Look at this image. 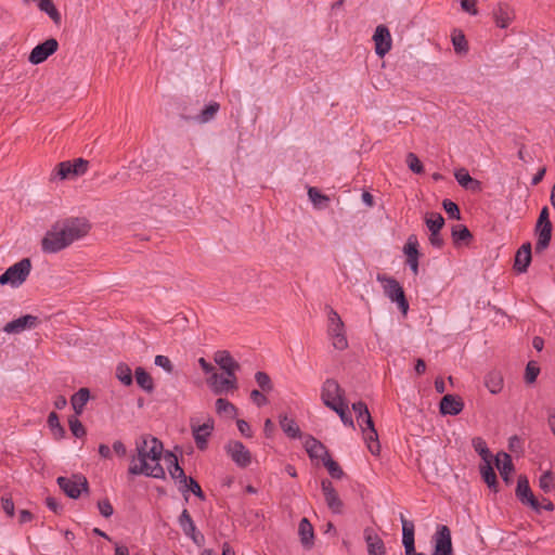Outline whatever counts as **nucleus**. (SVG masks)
<instances>
[{"label": "nucleus", "instance_id": "a18cd8bd", "mask_svg": "<svg viewBox=\"0 0 555 555\" xmlns=\"http://www.w3.org/2000/svg\"><path fill=\"white\" fill-rule=\"evenodd\" d=\"M480 473H481V476L485 480V482L490 487H495L496 486V475H495V472L494 469L492 468L491 466V463L490 461L488 463H485V465H482L480 467Z\"/></svg>", "mask_w": 555, "mask_h": 555}, {"label": "nucleus", "instance_id": "e2e57ef3", "mask_svg": "<svg viewBox=\"0 0 555 555\" xmlns=\"http://www.w3.org/2000/svg\"><path fill=\"white\" fill-rule=\"evenodd\" d=\"M1 507L9 517L14 516V502L10 496L1 498Z\"/></svg>", "mask_w": 555, "mask_h": 555}, {"label": "nucleus", "instance_id": "864d4df0", "mask_svg": "<svg viewBox=\"0 0 555 555\" xmlns=\"http://www.w3.org/2000/svg\"><path fill=\"white\" fill-rule=\"evenodd\" d=\"M68 424L69 429L75 437L81 438L86 435V429L82 423L76 416L69 417Z\"/></svg>", "mask_w": 555, "mask_h": 555}, {"label": "nucleus", "instance_id": "6ab92c4d", "mask_svg": "<svg viewBox=\"0 0 555 555\" xmlns=\"http://www.w3.org/2000/svg\"><path fill=\"white\" fill-rule=\"evenodd\" d=\"M178 522L186 537H189L195 544H202L204 541V535L197 531L196 526L186 508H184L180 514Z\"/></svg>", "mask_w": 555, "mask_h": 555}, {"label": "nucleus", "instance_id": "bb28decb", "mask_svg": "<svg viewBox=\"0 0 555 555\" xmlns=\"http://www.w3.org/2000/svg\"><path fill=\"white\" fill-rule=\"evenodd\" d=\"M495 24L500 28H506L515 17L514 11L507 4H499L493 11Z\"/></svg>", "mask_w": 555, "mask_h": 555}, {"label": "nucleus", "instance_id": "412c9836", "mask_svg": "<svg viewBox=\"0 0 555 555\" xmlns=\"http://www.w3.org/2000/svg\"><path fill=\"white\" fill-rule=\"evenodd\" d=\"M403 253L406 256V264L410 267L414 275L418 274V241L415 234H411L403 247Z\"/></svg>", "mask_w": 555, "mask_h": 555}, {"label": "nucleus", "instance_id": "4be33fe9", "mask_svg": "<svg viewBox=\"0 0 555 555\" xmlns=\"http://www.w3.org/2000/svg\"><path fill=\"white\" fill-rule=\"evenodd\" d=\"M304 447L312 460H321L322 462L330 455L326 447L312 436H307Z\"/></svg>", "mask_w": 555, "mask_h": 555}, {"label": "nucleus", "instance_id": "f8f14e48", "mask_svg": "<svg viewBox=\"0 0 555 555\" xmlns=\"http://www.w3.org/2000/svg\"><path fill=\"white\" fill-rule=\"evenodd\" d=\"M359 425L362 429L363 438L367 449L373 455H378L380 452V444L378 441V434L375 429L371 414H367L364 418H362Z\"/></svg>", "mask_w": 555, "mask_h": 555}, {"label": "nucleus", "instance_id": "f704fd0d", "mask_svg": "<svg viewBox=\"0 0 555 555\" xmlns=\"http://www.w3.org/2000/svg\"><path fill=\"white\" fill-rule=\"evenodd\" d=\"M90 398V392L88 388H80L70 399L73 409L76 414H81L85 405L87 404Z\"/></svg>", "mask_w": 555, "mask_h": 555}, {"label": "nucleus", "instance_id": "2eb2a0df", "mask_svg": "<svg viewBox=\"0 0 555 555\" xmlns=\"http://www.w3.org/2000/svg\"><path fill=\"white\" fill-rule=\"evenodd\" d=\"M59 48V42L54 38H49L46 41L37 44L30 52L28 56V61L38 65L43 63L50 55L56 52Z\"/></svg>", "mask_w": 555, "mask_h": 555}, {"label": "nucleus", "instance_id": "423d86ee", "mask_svg": "<svg viewBox=\"0 0 555 555\" xmlns=\"http://www.w3.org/2000/svg\"><path fill=\"white\" fill-rule=\"evenodd\" d=\"M548 216V208L545 206L541 209L535 225V232L538 234L535 250L538 253L543 251L550 245L552 238V223Z\"/></svg>", "mask_w": 555, "mask_h": 555}, {"label": "nucleus", "instance_id": "b1692460", "mask_svg": "<svg viewBox=\"0 0 555 555\" xmlns=\"http://www.w3.org/2000/svg\"><path fill=\"white\" fill-rule=\"evenodd\" d=\"M464 409V402L460 397L446 395L440 401V412L443 415H457Z\"/></svg>", "mask_w": 555, "mask_h": 555}, {"label": "nucleus", "instance_id": "4d7b16f0", "mask_svg": "<svg viewBox=\"0 0 555 555\" xmlns=\"http://www.w3.org/2000/svg\"><path fill=\"white\" fill-rule=\"evenodd\" d=\"M442 206L451 219L459 220L461 218L460 208L454 202L450 199H444Z\"/></svg>", "mask_w": 555, "mask_h": 555}, {"label": "nucleus", "instance_id": "79ce46f5", "mask_svg": "<svg viewBox=\"0 0 555 555\" xmlns=\"http://www.w3.org/2000/svg\"><path fill=\"white\" fill-rule=\"evenodd\" d=\"M219 108V103L210 102L208 105L205 106V108L202 109L201 114L196 118L202 124L208 122L215 117Z\"/></svg>", "mask_w": 555, "mask_h": 555}, {"label": "nucleus", "instance_id": "37998d69", "mask_svg": "<svg viewBox=\"0 0 555 555\" xmlns=\"http://www.w3.org/2000/svg\"><path fill=\"white\" fill-rule=\"evenodd\" d=\"M473 447H474L475 451L481 456V459L485 463H488L490 461L491 453H490L489 448L487 447L486 441L482 438H480V437L474 438Z\"/></svg>", "mask_w": 555, "mask_h": 555}, {"label": "nucleus", "instance_id": "f03ea898", "mask_svg": "<svg viewBox=\"0 0 555 555\" xmlns=\"http://www.w3.org/2000/svg\"><path fill=\"white\" fill-rule=\"evenodd\" d=\"M164 451L160 440L151 435H142L135 439V455L131 456L128 473L133 476L144 475L164 479L166 474L159 461Z\"/></svg>", "mask_w": 555, "mask_h": 555}, {"label": "nucleus", "instance_id": "aec40b11", "mask_svg": "<svg viewBox=\"0 0 555 555\" xmlns=\"http://www.w3.org/2000/svg\"><path fill=\"white\" fill-rule=\"evenodd\" d=\"M38 317L31 314H25L11 322H8L3 331L8 334H20L25 330L34 328L38 325Z\"/></svg>", "mask_w": 555, "mask_h": 555}, {"label": "nucleus", "instance_id": "f3484780", "mask_svg": "<svg viewBox=\"0 0 555 555\" xmlns=\"http://www.w3.org/2000/svg\"><path fill=\"white\" fill-rule=\"evenodd\" d=\"M373 40L375 43V53L379 57L385 56L391 50L392 39L387 26L378 25L373 35Z\"/></svg>", "mask_w": 555, "mask_h": 555}, {"label": "nucleus", "instance_id": "58836bf2", "mask_svg": "<svg viewBox=\"0 0 555 555\" xmlns=\"http://www.w3.org/2000/svg\"><path fill=\"white\" fill-rule=\"evenodd\" d=\"M309 199L312 202L314 207L317 208H325L330 203V197L327 195L322 194L317 188L310 186L308 189Z\"/></svg>", "mask_w": 555, "mask_h": 555}, {"label": "nucleus", "instance_id": "72a5a7b5", "mask_svg": "<svg viewBox=\"0 0 555 555\" xmlns=\"http://www.w3.org/2000/svg\"><path fill=\"white\" fill-rule=\"evenodd\" d=\"M300 541L305 546H311L314 538L313 527L307 518H302L298 526Z\"/></svg>", "mask_w": 555, "mask_h": 555}, {"label": "nucleus", "instance_id": "680f3d73", "mask_svg": "<svg viewBox=\"0 0 555 555\" xmlns=\"http://www.w3.org/2000/svg\"><path fill=\"white\" fill-rule=\"evenodd\" d=\"M98 508L100 514L105 518L111 517L114 513V508L107 499L99 501Z\"/></svg>", "mask_w": 555, "mask_h": 555}, {"label": "nucleus", "instance_id": "dca6fc26", "mask_svg": "<svg viewBox=\"0 0 555 555\" xmlns=\"http://www.w3.org/2000/svg\"><path fill=\"white\" fill-rule=\"evenodd\" d=\"M191 429L197 449L202 451L206 450L208 446V438L211 436L214 430V420L208 417L202 425L194 424L192 420Z\"/></svg>", "mask_w": 555, "mask_h": 555}, {"label": "nucleus", "instance_id": "39448f33", "mask_svg": "<svg viewBox=\"0 0 555 555\" xmlns=\"http://www.w3.org/2000/svg\"><path fill=\"white\" fill-rule=\"evenodd\" d=\"M56 482L70 499H78L82 492L89 493V482L82 474H73L70 477L60 476Z\"/></svg>", "mask_w": 555, "mask_h": 555}, {"label": "nucleus", "instance_id": "c85d7f7f", "mask_svg": "<svg viewBox=\"0 0 555 555\" xmlns=\"http://www.w3.org/2000/svg\"><path fill=\"white\" fill-rule=\"evenodd\" d=\"M454 177H455L457 183L462 188H464L466 190H472V191L480 190L481 183L478 180L473 179L470 177L469 172L465 168H461V169L456 170L454 173Z\"/></svg>", "mask_w": 555, "mask_h": 555}, {"label": "nucleus", "instance_id": "3c124183", "mask_svg": "<svg viewBox=\"0 0 555 555\" xmlns=\"http://www.w3.org/2000/svg\"><path fill=\"white\" fill-rule=\"evenodd\" d=\"M539 486L545 493H548L554 489V477L550 470L541 475Z\"/></svg>", "mask_w": 555, "mask_h": 555}, {"label": "nucleus", "instance_id": "ea45409f", "mask_svg": "<svg viewBox=\"0 0 555 555\" xmlns=\"http://www.w3.org/2000/svg\"><path fill=\"white\" fill-rule=\"evenodd\" d=\"M425 223L429 232H440L444 225V219L441 214L431 212L425 218Z\"/></svg>", "mask_w": 555, "mask_h": 555}, {"label": "nucleus", "instance_id": "9b49d317", "mask_svg": "<svg viewBox=\"0 0 555 555\" xmlns=\"http://www.w3.org/2000/svg\"><path fill=\"white\" fill-rule=\"evenodd\" d=\"M206 382L215 395H222L237 389V378L235 374L232 376H221L217 372H212Z\"/></svg>", "mask_w": 555, "mask_h": 555}, {"label": "nucleus", "instance_id": "4c0bfd02", "mask_svg": "<svg viewBox=\"0 0 555 555\" xmlns=\"http://www.w3.org/2000/svg\"><path fill=\"white\" fill-rule=\"evenodd\" d=\"M37 5L40 9V11L48 14L49 17L56 25L61 24V21H62L61 14H60L59 10L56 9V7L54 5L52 0H40V2Z\"/></svg>", "mask_w": 555, "mask_h": 555}, {"label": "nucleus", "instance_id": "9d476101", "mask_svg": "<svg viewBox=\"0 0 555 555\" xmlns=\"http://www.w3.org/2000/svg\"><path fill=\"white\" fill-rule=\"evenodd\" d=\"M345 391L339 386L338 382L333 378H327L321 389V399L325 406L334 409L337 403L344 400Z\"/></svg>", "mask_w": 555, "mask_h": 555}, {"label": "nucleus", "instance_id": "09e8293b", "mask_svg": "<svg viewBox=\"0 0 555 555\" xmlns=\"http://www.w3.org/2000/svg\"><path fill=\"white\" fill-rule=\"evenodd\" d=\"M540 374V366L535 361H529L525 370V382L527 384H533Z\"/></svg>", "mask_w": 555, "mask_h": 555}, {"label": "nucleus", "instance_id": "de8ad7c7", "mask_svg": "<svg viewBox=\"0 0 555 555\" xmlns=\"http://www.w3.org/2000/svg\"><path fill=\"white\" fill-rule=\"evenodd\" d=\"M48 425L51 428V430L55 437L62 438L65 435V429L60 424L59 416L55 412H51L49 414Z\"/></svg>", "mask_w": 555, "mask_h": 555}, {"label": "nucleus", "instance_id": "0e129e2a", "mask_svg": "<svg viewBox=\"0 0 555 555\" xmlns=\"http://www.w3.org/2000/svg\"><path fill=\"white\" fill-rule=\"evenodd\" d=\"M237 429L241 433L242 436L246 438L253 437V430L249 426V424L244 420H237L236 421Z\"/></svg>", "mask_w": 555, "mask_h": 555}, {"label": "nucleus", "instance_id": "a19ab883", "mask_svg": "<svg viewBox=\"0 0 555 555\" xmlns=\"http://www.w3.org/2000/svg\"><path fill=\"white\" fill-rule=\"evenodd\" d=\"M116 377L125 386L132 385V371L126 363H119L116 367Z\"/></svg>", "mask_w": 555, "mask_h": 555}, {"label": "nucleus", "instance_id": "338daca9", "mask_svg": "<svg viewBox=\"0 0 555 555\" xmlns=\"http://www.w3.org/2000/svg\"><path fill=\"white\" fill-rule=\"evenodd\" d=\"M476 3H477L476 0H461L462 9L472 15L478 14V11L476 9Z\"/></svg>", "mask_w": 555, "mask_h": 555}, {"label": "nucleus", "instance_id": "13d9d810", "mask_svg": "<svg viewBox=\"0 0 555 555\" xmlns=\"http://www.w3.org/2000/svg\"><path fill=\"white\" fill-rule=\"evenodd\" d=\"M183 485L185 486L186 491H191L194 495H196L197 498H199L202 500L205 498L201 486L194 478L189 477L188 482L183 483Z\"/></svg>", "mask_w": 555, "mask_h": 555}, {"label": "nucleus", "instance_id": "49530a36", "mask_svg": "<svg viewBox=\"0 0 555 555\" xmlns=\"http://www.w3.org/2000/svg\"><path fill=\"white\" fill-rule=\"evenodd\" d=\"M323 465L326 467V469L328 470V474L333 478H335V479L343 478L344 472H343L341 467L339 466V464L336 461H334L331 457V455L325 457V460L323 461Z\"/></svg>", "mask_w": 555, "mask_h": 555}, {"label": "nucleus", "instance_id": "603ef678", "mask_svg": "<svg viewBox=\"0 0 555 555\" xmlns=\"http://www.w3.org/2000/svg\"><path fill=\"white\" fill-rule=\"evenodd\" d=\"M452 237L455 242L472 238V233L466 225L457 224L452 229Z\"/></svg>", "mask_w": 555, "mask_h": 555}, {"label": "nucleus", "instance_id": "cd10ccee", "mask_svg": "<svg viewBox=\"0 0 555 555\" xmlns=\"http://www.w3.org/2000/svg\"><path fill=\"white\" fill-rule=\"evenodd\" d=\"M495 466L499 469L503 480L508 482V476L514 470L511 455L505 452L498 453L495 456Z\"/></svg>", "mask_w": 555, "mask_h": 555}, {"label": "nucleus", "instance_id": "2f4dec72", "mask_svg": "<svg viewBox=\"0 0 555 555\" xmlns=\"http://www.w3.org/2000/svg\"><path fill=\"white\" fill-rule=\"evenodd\" d=\"M400 520L402 524V543L404 548H411L414 545V524L411 520H408L403 514L400 515Z\"/></svg>", "mask_w": 555, "mask_h": 555}, {"label": "nucleus", "instance_id": "a211bd4d", "mask_svg": "<svg viewBox=\"0 0 555 555\" xmlns=\"http://www.w3.org/2000/svg\"><path fill=\"white\" fill-rule=\"evenodd\" d=\"M321 488H322V492H323L327 507L334 514H341L344 504H343V501L340 500L337 491L335 490L332 481H330L328 479H323L321 481Z\"/></svg>", "mask_w": 555, "mask_h": 555}, {"label": "nucleus", "instance_id": "052dcab7", "mask_svg": "<svg viewBox=\"0 0 555 555\" xmlns=\"http://www.w3.org/2000/svg\"><path fill=\"white\" fill-rule=\"evenodd\" d=\"M352 410L357 414L358 423H360L362 418H364L367 414H370L367 405L363 401L354 402L352 404Z\"/></svg>", "mask_w": 555, "mask_h": 555}, {"label": "nucleus", "instance_id": "6e6552de", "mask_svg": "<svg viewBox=\"0 0 555 555\" xmlns=\"http://www.w3.org/2000/svg\"><path fill=\"white\" fill-rule=\"evenodd\" d=\"M378 281H384V292L386 296L393 302L398 304L399 309L403 314H406L409 302L405 298L404 291L397 280L393 278H385L378 275Z\"/></svg>", "mask_w": 555, "mask_h": 555}, {"label": "nucleus", "instance_id": "473e14b6", "mask_svg": "<svg viewBox=\"0 0 555 555\" xmlns=\"http://www.w3.org/2000/svg\"><path fill=\"white\" fill-rule=\"evenodd\" d=\"M135 382L140 388L151 393L154 391V382L152 376L141 366L134 371Z\"/></svg>", "mask_w": 555, "mask_h": 555}, {"label": "nucleus", "instance_id": "20e7f679", "mask_svg": "<svg viewBox=\"0 0 555 555\" xmlns=\"http://www.w3.org/2000/svg\"><path fill=\"white\" fill-rule=\"evenodd\" d=\"M327 334L335 349L345 350L348 347L345 324L339 314L332 308L328 311Z\"/></svg>", "mask_w": 555, "mask_h": 555}, {"label": "nucleus", "instance_id": "c03bdc74", "mask_svg": "<svg viewBox=\"0 0 555 555\" xmlns=\"http://www.w3.org/2000/svg\"><path fill=\"white\" fill-rule=\"evenodd\" d=\"M334 412H336L341 422L344 423V425L346 426H350V427H354V424H353V421H352V417L350 415V413L348 412V405L346 404L345 401H341L340 403H337L335 405L334 409H332Z\"/></svg>", "mask_w": 555, "mask_h": 555}, {"label": "nucleus", "instance_id": "c756f323", "mask_svg": "<svg viewBox=\"0 0 555 555\" xmlns=\"http://www.w3.org/2000/svg\"><path fill=\"white\" fill-rule=\"evenodd\" d=\"M166 460L168 461L169 474L172 479L179 480L180 483H186L188 477L183 470V468L179 465L177 456L172 452H168L166 454Z\"/></svg>", "mask_w": 555, "mask_h": 555}, {"label": "nucleus", "instance_id": "5fc2aeb1", "mask_svg": "<svg viewBox=\"0 0 555 555\" xmlns=\"http://www.w3.org/2000/svg\"><path fill=\"white\" fill-rule=\"evenodd\" d=\"M452 43L456 53H465L468 50L467 41L462 33L452 36Z\"/></svg>", "mask_w": 555, "mask_h": 555}, {"label": "nucleus", "instance_id": "774afa93", "mask_svg": "<svg viewBox=\"0 0 555 555\" xmlns=\"http://www.w3.org/2000/svg\"><path fill=\"white\" fill-rule=\"evenodd\" d=\"M46 504L55 514H60L63 511L62 504L55 498L48 496L46 499Z\"/></svg>", "mask_w": 555, "mask_h": 555}, {"label": "nucleus", "instance_id": "5701e85b", "mask_svg": "<svg viewBox=\"0 0 555 555\" xmlns=\"http://www.w3.org/2000/svg\"><path fill=\"white\" fill-rule=\"evenodd\" d=\"M215 362L224 371L225 375L232 376L240 369V364L233 359L227 350H220L215 353Z\"/></svg>", "mask_w": 555, "mask_h": 555}, {"label": "nucleus", "instance_id": "7ed1b4c3", "mask_svg": "<svg viewBox=\"0 0 555 555\" xmlns=\"http://www.w3.org/2000/svg\"><path fill=\"white\" fill-rule=\"evenodd\" d=\"M31 270V261L29 258H23L18 262L9 267L4 273L0 275V284H10L12 287H18L28 278Z\"/></svg>", "mask_w": 555, "mask_h": 555}, {"label": "nucleus", "instance_id": "f257e3e1", "mask_svg": "<svg viewBox=\"0 0 555 555\" xmlns=\"http://www.w3.org/2000/svg\"><path fill=\"white\" fill-rule=\"evenodd\" d=\"M90 230L91 223L83 217L57 220L41 240V249L47 254H56L83 238Z\"/></svg>", "mask_w": 555, "mask_h": 555}, {"label": "nucleus", "instance_id": "8fccbe9b", "mask_svg": "<svg viewBox=\"0 0 555 555\" xmlns=\"http://www.w3.org/2000/svg\"><path fill=\"white\" fill-rule=\"evenodd\" d=\"M255 379L258 386L261 388L262 391H271L273 386L270 376L264 372H257L255 374Z\"/></svg>", "mask_w": 555, "mask_h": 555}, {"label": "nucleus", "instance_id": "69168bd1", "mask_svg": "<svg viewBox=\"0 0 555 555\" xmlns=\"http://www.w3.org/2000/svg\"><path fill=\"white\" fill-rule=\"evenodd\" d=\"M250 399L258 406H262V405H266L268 403L267 397L263 393H261L259 390H257V389H254L250 392Z\"/></svg>", "mask_w": 555, "mask_h": 555}, {"label": "nucleus", "instance_id": "c9c22d12", "mask_svg": "<svg viewBox=\"0 0 555 555\" xmlns=\"http://www.w3.org/2000/svg\"><path fill=\"white\" fill-rule=\"evenodd\" d=\"M280 426L289 438H300V429L295 420L288 418L286 415L280 416Z\"/></svg>", "mask_w": 555, "mask_h": 555}, {"label": "nucleus", "instance_id": "0eeeda50", "mask_svg": "<svg viewBox=\"0 0 555 555\" xmlns=\"http://www.w3.org/2000/svg\"><path fill=\"white\" fill-rule=\"evenodd\" d=\"M224 451L240 468H246L251 464V452L238 440H229L224 446Z\"/></svg>", "mask_w": 555, "mask_h": 555}, {"label": "nucleus", "instance_id": "e433bc0d", "mask_svg": "<svg viewBox=\"0 0 555 555\" xmlns=\"http://www.w3.org/2000/svg\"><path fill=\"white\" fill-rule=\"evenodd\" d=\"M216 412L221 416L234 418L237 414V409L229 400L219 398L216 401Z\"/></svg>", "mask_w": 555, "mask_h": 555}, {"label": "nucleus", "instance_id": "6e6d98bb", "mask_svg": "<svg viewBox=\"0 0 555 555\" xmlns=\"http://www.w3.org/2000/svg\"><path fill=\"white\" fill-rule=\"evenodd\" d=\"M406 164L411 171L415 173H422L424 171V167L418 159V157L414 153H409L406 156Z\"/></svg>", "mask_w": 555, "mask_h": 555}, {"label": "nucleus", "instance_id": "a878e982", "mask_svg": "<svg viewBox=\"0 0 555 555\" xmlns=\"http://www.w3.org/2000/svg\"><path fill=\"white\" fill-rule=\"evenodd\" d=\"M531 262V244L529 242L521 245L515 256L514 269L520 273L527 271Z\"/></svg>", "mask_w": 555, "mask_h": 555}, {"label": "nucleus", "instance_id": "4468645a", "mask_svg": "<svg viewBox=\"0 0 555 555\" xmlns=\"http://www.w3.org/2000/svg\"><path fill=\"white\" fill-rule=\"evenodd\" d=\"M516 496L522 504L529 505L533 511L540 513L541 504L531 491L529 480L525 475L518 477Z\"/></svg>", "mask_w": 555, "mask_h": 555}, {"label": "nucleus", "instance_id": "bf43d9fd", "mask_svg": "<svg viewBox=\"0 0 555 555\" xmlns=\"http://www.w3.org/2000/svg\"><path fill=\"white\" fill-rule=\"evenodd\" d=\"M154 363H155V365L164 369L167 373L173 372V365H172L170 359L166 356H163V354L156 356Z\"/></svg>", "mask_w": 555, "mask_h": 555}, {"label": "nucleus", "instance_id": "393cba45", "mask_svg": "<svg viewBox=\"0 0 555 555\" xmlns=\"http://www.w3.org/2000/svg\"><path fill=\"white\" fill-rule=\"evenodd\" d=\"M364 538L369 555H385L386 547L384 541L371 528L364 530Z\"/></svg>", "mask_w": 555, "mask_h": 555}, {"label": "nucleus", "instance_id": "1a4fd4ad", "mask_svg": "<svg viewBox=\"0 0 555 555\" xmlns=\"http://www.w3.org/2000/svg\"><path fill=\"white\" fill-rule=\"evenodd\" d=\"M434 551L431 555H454L451 530L446 525H439L433 535Z\"/></svg>", "mask_w": 555, "mask_h": 555}, {"label": "nucleus", "instance_id": "ddd939ff", "mask_svg": "<svg viewBox=\"0 0 555 555\" xmlns=\"http://www.w3.org/2000/svg\"><path fill=\"white\" fill-rule=\"evenodd\" d=\"M89 162L83 158H76L73 162H62L57 165L56 175L60 179H70L86 173Z\"/></svg>", "mask_w": 555, "mask_h": 555}, {"label": "nucleus", "instance_id": "7c9ffc66", "mask_svg": "<svg viewBox=\"0 0 555 555\" xmlns=\"http://www.w3.org/2000/svg\"><path fill=\"white\" fill-rule=\"evenodd\" d=\"M504 385V379L499 371H491L485 376V386L488 390L496 395L502 391Z\"/></svg>", "mask_w": 555, "mask_h": 555}]
</instances>
